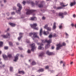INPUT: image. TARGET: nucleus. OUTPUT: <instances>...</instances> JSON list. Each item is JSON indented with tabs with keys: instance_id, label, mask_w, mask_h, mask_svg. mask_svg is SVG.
<instances>
[{
	"instance_id": "f257e3e1",
	"label": "nucleus",
	"mask_w": 76,
	"mask_h": 76,
	"mask_svg": "<svg viewBox=\"0 0 76 76\" xmlns=\"http://www.w3.org/2000/svg\"><path fill=\"white\" fill-rule=\"evenodd\" d=\"M42 43H45V42H47V43H48V44L45 46V48L46 49L50 47V44L51 42V39H50L48 41L47 40H45V41L42 40Z\"/></svg>"
},
{
	"instance_id": "f03ea898",
	"label": "nucleus",
	"mask_w": 76,
	"mask_h": 76,
	"mask_svg": "<svg viewBox=\"0 0 76 76\" xmlns=\"http://www.w3.org/2000/svg\"><path fill=\"white\" fill-rule=\"evenodd\" d=\"M38 34L37 32H34V33H31L29 34V35L30 37H32V36H33L32 37V39L33 40H34L35 38H37L39 39V37L38 36H37V35Z\"/></svg>"
},
{
	"instance_id": "7ed1b4c3",
	"label": "nucleus",
	"mask_w": 76,
	"mask_h": 76,
	"mask_svg": "<svg viewBox=\"0 0 76 76\" xmlns=\"http://www.w3.org/2000/svg\"><path fill=\"white\" fill-rule=\"evenodd\" d=\"M66 45V43L64 42H63L62 43H59L58 44L56 45L57 47L56 48L57 50H58L59 49L61 48V47L63 46H65Z\"/></svg>"
},
{
	"instance_id": "20e7f679",
	"label": "nucleus",
	"mask_w": 76,
	"mask_h": 76,
	"mask_svg": "<svg viewBox=\"0 0 76 76\" xmlns=\"http://www.w3.org/2000/svg\"><path fill=\"white\" fill-rule=\"evenodd\" d=\"M26 3H27V4H30V3H31L33 6H34L35 5V4L34 3V2L32 1L31 2L30 0H28L27 1H23L22 2L23 4L24 5H25V4Z\"/></svg>"
},
{
	"instance_id": "39448f33",
	"label": "nucleus",
	"mask_w": 76,
	"mask_h": 76,
	"mask_svg": "<svg viewBox=\"0 0 76 76\" xmlns=\"http://www.w3.org/2000/svg\"><path fill=\"white\" fill-rule=\"evenodd\" d=\"M17 6L18 7L19 9L18 10L16 11V12L17 13H20V10H21L22 9V5L19 3H18L17 4Z\"/></svg>"
},
{
	"instance_id": "423d86ee",
	"label": "nucleus",
	"mask_w": 76,
	"mask_h": 76,
	"mask_svg": "<svg viewBox=\"0 0 76 76\" xmlns=\"http://www.w3.org/2000/svg\"><path fill=\"white\" fill-rule=\"evenodd\" d=\"M3 57L4 59V60H7V58L9 57V58H12V55L11 54H8V56H6L5 54L3 55Z\"/></svg>"
},
{
	"instance_id": "0eeeda50",
	"label": "nucleus",
	"mask_w": 76,
	"mask_h": 76,
	"mask_svg": "<svg viewBox=\"0 0 76 76\" xmlns=\"http://www.w3.org/2000/svg\"><path fill=\"white\" fill-rule=\"evenodd\" d=\"M60 5L61 7H57V9H63V7H65V6H67L68 5V4H67L66 5H64V4L63 2H61L60 3Z\"/></svg>"
},
{
	"instance_id": "6e6552de",
	"label": "nucleus",
	"mask_w": 76,
	"mask_h": 76,
	"mask_svg": "<svg viewBox=\"0 0 76 76\" xmlns=\"http://www.w3.org/2000/svg\"><path fill=\"white\" fill-rule=\"evenodd\" d=\"M35 12V10L27 9L26 14L30 15V14H31V13H32L33 12Z\"/></svg>"
},
{
	"instance_id": "1a4fd4ad",
	"label": "nucleus",
	"mask_w": 76,
	"mask_h": 76,
	"mask_svg": "<svg viewBox=\"0 0 76 76\" xmlns=\"http://www.w3.org/2000/svg\"><path fill=\"white\" fill-rule=\"evenodd\" d=\"M31 27L34 29H36V30H38V27H36L37 26V24L35 23L33 24L30 25Z\"/></svg>"
},
{
	"instance_id": "9d476101",
	"label": "nucleus",
	"mask_w": 76,
	"mask_h": 76,
	"mask_svg": "<svg viewBox=\"0 0 76 76\" xmlns=\"http://www.w3.org/2000/svg\"><path fill=\"white\" fill-rule=\"evenodd\" d=\"M67 15V13L65 11L63 13H60L59 14V15L61 16V18H64V15Z\"/></svg>"
},
{
	"instance_id": "9b49d317",
	"label": "nucleus",
	"mask_w": 76,
	"mask_h": 76,
	"mask_svg": "<svg viewBox=\"0 0 76 76\" xmlns=\"http://www.w3.org/2000/svg\"><path fill=\"white\" fill-rule=\"evenodd\" d=\"M30 46L31 48V50L32 51H34V50L36 49V47H35V44H31Z\"/></svg>"
},
{
	"instance_id": "f8f14e48",
	"label": "nucleus",
	"mask_w": 76,
	"mask_h": 76,
	"mask_svg": "<svg viewBox=\"0 0 76 76\" xmlns=\"http://www.w3.org/2000/svg\"><path fill=\"white\" fill-rule=\"evenodd\" d=\"M1 36L4 38H9L10 37V34L9 33H7V35H2Z\"/></svg>"
},
{
	"instance_id": "ddd939ff",
	"label": "nucleus",
	"mask_w": 76,
	"mask_h": 76,
	"mask_svg": "<svg viewBox=\"0 0 76 76\" xmlns=\"http://www.w3.org/2000/svg\"><path fill=\"white\" fill-rule=\"evenodd\" d=\"M37 45H40V46H39L38 48V49L39 50H41L42 48H43L41 46V45H43V44L42 43H37Z\"/></svg>"
},
{
	"instance_id": "4468645a",
	"label": "nucleus",
	"mask_w": 76,
	"mask_h": 76,
	"mask_svg": "<svg viewBox=\"0 0 76 76\" xmlns=\"http://www.w3.org/2000/svg\"><path fill=\"white\" fill-rule=\"evenodd\" d=\"M19 56V54H17L16 56L15 57V58L14 60V61H18V57Z\"/></svg>"
},
{
	"instance_id": "2eb2a0df",
	"label": "nucleus",
	"mask_w": 76,
	"mask_h": 76,
	"mask_svg": "<svg viewBox=\"0 0 76 76\" xmlns=\"http://www.w3.org/2000/svg\"><path fill=\"white\" fill-rule=\"evenodd\" d=\"M20 37L18 38V39L19 41L20 40V39L22 38V35H23V33H19Z\"/></svg>"
},
{
	"instance_id": "dca6fc26",
	"label": "nucleus",
	"mask_w": 76,
	"mask_h": 76,
	"mask_svg": "<svg viewBox=\"0 0 76 76\" xmlns=\"http://www.w3.org/2000/svg\"><path fill=\"white\" fill-rule=\"evenodd\" d=\"M44 3V2L42 1L41 2V4L38 5V6L39 7H43V4Z\"/></svg>"
},
{
	"instance_id": "f3484780",
	"label": "nucleus",
	"mask_w": 76,
	"mask_h": 76,
	"mask_svg": "<svg viewBox=\"0 0 76 76\" xmlns=\"http://www.w3.org/2000/svg\"><path fill=\"white\" fill-rule=\"evenodd\" d=\"M76 4V2L75 1H74V2H71L70 6L71 7H72V6H73L74 5H75V4Z\"/></svg>"
},
{
	"instance_id": "a211bd4d",
	"label": "nucleus",
	"mask_w": 76,
	"mask_h": 76,
	"mask_svg": "<svg viewBox=\"0 0 76 76\" xmlns=\"http://www.w3.org/2000/svg\"><path fill=\"white\" fill-rule=\"evenodd\" d=\"M46 54H48V55L49 56H51V55H53V53L50 52L48 50L47 51Z\"/></svg>"
},
{
	"instance_id": "6ab92c4d",
	"label": "nucleus",
	"mask_w": 76,
	"mask_h": 76,
	"mask_svg": "<svg viewBox=\"0 0 76 76\" xmlns=\"http://www.w3.org/2000/svg\"><path fill=\"white\" fill-rule=\"evenodd\" d=\"M18 73L19 74H25V72L23 71H19L18 70Z\"/></svg>"
},
{
	"instance_id": "aec40b11",
	"label": "nucleus",
	"mask_w": 76,
	"mask_h": 76,
	"mask_svg": "<svg viewBox=\"0 0 76 76\" xmlns=\"http://www.w3.org/2000/svg\"><path fill=\"white\" fill-rule=\"evenodd\" d=\"M37 19V18L35 17H33L31 18L30 20H35Z\"/></svg>"
},
{
	"instance_id": "412c9836",
	"label": "nucleus",
	"mask_w": 76,
	"mask_h": 76,
	"mask_svg": "<svg viewBox=\"0 0 76 76\" xmlns=\"http://www.w3.org/2000/svg\"><path fill=\"white\" fill-rule=\"evenodd\" d=\"M56 22L54 23L53 24V29H55L56 28Z\"/></svg>"
},
{
	"instance_id": "4be33fe9",
	"label": "nucleus",
	"mask_w": 76,
	"mask_h": 76,
	"mask_svg": "<svg viewBox=\"0 0 76 76\" xmlns=\"http://www.w3.org/2000/svg\"><path fill=\"white\" fill-rule=\"evenodd\" d=\"M42 29L41 28L40 29V37H41V36L42 35Z\"/></svg>"
},
{
	"instance_id": "5701e85b",
	"label": "nucleus",
	"mask_w": 76,
	"mask_h": 76,
	"mask_svg": "<svg viewBox=\"0 0 76 76\" xmlns=\"http://www.w3.org/2000/svg\"><path fill=\"white\" fill-rule=\"evenodd\" d=\"M44 71V69H41L39 70L37 72H42Z\"/></svg>"
},
{
	"instance_id": "b1692460",
	"label": "nucleus",
	"mask_w": 76,
	"mask_h": 76,
	"mask_svg": "<svg viewBox=\"0 0 76 76\" xmlns=\"http://www.w3.org/2000/svg\"><path fill=\"white\" fill-rule=\"evenodd\" d=\"M9 24L12 26H15L16 25L15 24L11 23H9Z\"/></svg>"
},
{
	"instance_id": "393cba45",
	"label": "nucleus",
	"mask_w": 76,
	"mask_h": 76,
	"mask_svg": "<svg viewBox=\"0 0 76 76\" xmlns=\"http://www.w3.org/2000/svg\"><path fill=\"white\" fill-rule=\"evenodd\" d=\"M49 33L48 32V31L45 32V31H44V33H43L45 35H47Z\"/></svg>"
},
{
	"instance_id": "a878e982",
	"label": "nucleus",
	"mask_w": 76,
	"mask_h": 76,
	"mask_svg": "<svg viewBox=\"0 0 76 76\" xmlns=\"http://www.w3.org/2000/svg\"><path fill=\"white\" fill-rule=\"evenodd\" d=\"M31 64L32 65H35V64H36V63L35 62V61H33L32 63Z\"/></svg>"
},
{
	"instance_id": "bb28decb",
	"label": "nucleus",
	"mask_w": 76,
	"mask_h": 76,
	"mask_svg": "<svg viewBox=\"0 0 76 76\" xmlns=\"http://www.w3.org/2000/svg\"><path fill=\"white\" fill-rule=\"evenodd\" d=\"M43 55H44V52H42L39 55V56L42 57V56H43Z\"/></svg>"
},
{
	"instance_id": "cd10ccee",
	"label": "nucleus",
	"mask_w": 76,
	"mask_h": 76,
	"mask_svg": "<svg viewBox=\"0 0 76 76\" xmlns=\"http://www.w3.org/2000/svg\"><path fill=\"white\" fill-rule=\"evenodd\" d=\"M65 34L66 36V37H67H67H69V34H68V33H67L66 32H65Z\"/></svg>"
},
{
	"instance_id": "c85d7f7f",
	"label": "nucleus",
	"mask_w": 76,
	"mask_h": 76,
	"mask_svg": "<svg viewBox=\"0 0 76 76\" xmlns=\"http://www.w3.org/2000/svg\"><path fill=\"white\" fill-rule=\"evenodd\" d=\"M10 72H12L13 71V67H10Z\"/></svg>"
},
{
	"instance_id": "c756f323",
	"label": "nucleus",
	"mask_w": 76,
	"mask_h": 76,
	"mask_svg": "<svg viewBox=\"0 0 76 76\" xmlns=\"http://www.w3.org/2000/svg\"><path fill=\"white\" fill-rule=\"evenodd\" d=\"M3 44V42H0V47H1V46H2Z\"/></svg>"
},
{
	"instance_id": "7c9ffc66",
	"label": "nucleus",
	"mask_w": 76,
	"mask_h": 76,
	"mask_svg": "<svg viewBox=\"0 0 76 76\" xmlns=\"http://www.w3.org/2000/svg\"><path fill=\"white\" fill-rule=\"evenodd\" d=\"M48 27V25H46L44 27V28L45 29H47V27Z\"/></svg>"
},
{
	"instance_id": "2f4dec72",
	"label": "nucleus",
	"mask_w": 76,
	"mask_h": 76,
	"mask_svg": "<svg viewBox=\"0 0 76 76\" xmlns=\"http://www.w3.org/2000/svg\"><path fill=\"white\" fill-rule=\"evenodd\" d=\"M47 29L48 30V31H50L51 29L50 27H48Z\"/></svg>"
},
{
	"instance_id": "473e14b6",
	"label": "nucleus",
	"mask_w": 76,
	"mask_h": 76,
	"mask_svg": "<svg viewBox=\"0 0 76 76\" xmlns=\"http://www.w3.org/2000/svg\"><path fill=\"white\" fill-rule=\"evenodd\" d=\"M66 66V63L64 62L63 63V67H64Z\"/></svg>"
},
{
	"instance_id": "72a5a7b5",
	"label": "nucleus",
	"mask_w": 76,
	"mask_h": 76,
	"mask_svg": "<svg viewBox=\"0 0 76 76\" xmlns=\"http://www.w3.org/2000/svg\"><path fill=\"white\" fill-rule=\"evenodd\" d=\"M73 18H76V15H75V14H74L73 15Z\"/></svg>"
},
{
	"instance_id": "f704fd0d",
	"label": "nucleus",
	"mask_w": 76,
	"mask_h": 76,
	"mask_svg": "<svg viewBox=\"0 0 76 76\" xmlns=\"http://www.w3.org/2000/svg\"><path fill=\"white\" fill-rule=\"evenodd\" d=\"M26 42L27 43H29V40L28 39H26Z\"/></svg>"
},
{
	"instance_id": "c9c22d12",
	"label": "nucleus",
	"mask_w": 76,
	"mask_h": 76,
	"mask_svg": "<svg viewBox=\"0 0 76 76\" xmlns=\"http://www.w3.org/2000/svg\"><path fill=\"white\" fill-rule=\"evenodd\" d=\"M49 68V66H46L45 67V69H48Z\"/></svg>"
},
{
	"instance_id": "e433bc0d",
	"label": "nucleus",
	"mask_w": 76,
	"mask_h": 76,
	"mask_svg": "<svg viewBox=\"0 0 76 76\" xmlns=\"http://www.w3.org/2000/svg\"><path fill=\"white\" fill-rule=\"evenodd\" d=\"M62 24H61V25L59 26V29H61V28H62V26H61V25H62Z\"/></svg>"
},
{
	"instance_id": "4c0bfd02",
	"label": "nucleus",
	"mask_w": 76,
	"mask_h": 76,
	"mask_svg": "<svg viewBox=\"0 0 76 76\" xmlns=\"http://www.w3.org/2000/svg\"><path fill=\"white\" fill-rule=\"evenodd\" d=\"M38 3H39V2L36 1V4L37 5V6H38Z\"/></svg>"
},
{
	"instance_id": "58836bf2",
	"label": "nucleus",
	"mask_w": 76,
	"mask_h": 76,
	"mask_svg": "<svg viewBox=\"0 0 76 76\" xmlns=\"http://www.w3.org/2000/svg\"><path fill=\"white\" fill-rule=\"evenodd\" d=\"M9 45L11 46H12V42H9Z\"/></svg>"
},
{
	"instance_id": "ea45409f",
	"label": "nucleus",
	"mask_w": 76,
	"mask_h": 76,
	"mask_svg": "<svg viewBox=\"0 0 76 76\" xmlns=\"http://www.w3.org/2000/svg\"><path fill=\"white\" fill-rule=\"evenodd\" d=\"M31 52V50H28V53H30Z\"/></svg>"
},
{
	"instance_id": "a19ab883",
	"label": "nucleus",
	"mask_w": 76,
	"mask_h": 76,
	"mask_svg": "<svg viewBox=\"0 0 76 76\" xmlns=\"http://www.w3.org/2000/svg\"><path fill=\"white\" fill-rule=\"evenodd\" d=\"M8 49V47H7V46H6L4 47V49H5V50H7V49Z\"/></svg>"
},
{
	"instance_id": "79ce46f5",
	"label": "nucleus",
	"mask_w": 76,
	"mask_h": 76,
	"mask_svg": "<svg viewBox=\"0 0 76 76\" xmlns=\"http://www.w3.org/2000/svg\"><path fill=\"white\" fill-rule=\"evenodd\" d=\"M52 37H53V36H52V35H51V34L49 36V37L50 38H52Z\"/></svg>"
},
{
	"instance_id": "37998d69",
	"label": "nucleus",
	"mask_w": 76,
	"mask_h": 76,
	"mask_svg": "<svg viewBox=\"0 0 76 76\" xmlns=\"http://www.w3.org/2000/svg\"><path fill=\"white\" fill-rule=\"evenodd\" d=\"M16 7H13V10H16Z\"/></svg>"
},
{
	"instance_id": "c03bdc74",
	"label": "nucleus",
	"mask_w": 76,
	"mask_h": 76,
	"mask_svg": "<svg viewBox=\"0 0 76 76\" xmlns=\"http://www.w3.org/2000/svg\"><path fill=\"white\" fill-rule=\"evenodd\" d=\"M45 19V17H43L42 18V19H43V20H44V19Z\"/></svg>"
},
{
	"instance_id": "a18cd8bd",
	"label": "nucleus",
	"mask_w": 76,
	"mask_h": 76,
	"mask_svg": "<svg viewBox=\"0 0 76 76\" xmlns=\"http://www.w3.org/2000/svg\"><path fill=\"white\" fill-rule=\"evenodd\" d=\"M72 26H75V25H74V24L73 23H72L71 24V25Z\"/></svg>"
},
{
	"instance_id": "49530a36",
	"label": "nucleus",
	"mask_w": 76,
	"mask_h": 76,
	"mask_svg": "<svg viewBox=\"0 0 76 76\" xmlns=\"http://www.w3.org/2000/svg\"><path fill=\"white\" fill-rule=\"evenodd\" d=\"M53 36H54V37H57V34H55L53 35Z\"/></svg>"
},
{
	"instance_id": "de8ad7c7",
	"label": "nucleus",
	"mask_w": 76,
	"mask_h": 76,
	"mask_svg": "<svg viewBox=\"0 0 76 76\" xmlns=\"http://www.w3.org/2000/svg\"><path fill=\"white\" fill-rule=\"evenodd\" d=\"M73 62H71L70 64L71 65H72V64H73Z\"/></svg>"
},
{
	"instance_id": "09e8293b",
	"label": "nucleus",
	"mask_w": 76,
	"mask_h": 76,
	"mask_svg": "<svg viewBox=\"0 0 76 76\" xmlns=\"http://www.w3.org/2000/svg\"><path fill=\"white\" fill-rule=\"evenodd\" d=\"M51 48H52V49H54V46H52V47Z\"/></svg>"
},
{
	"instance_id": "8fccbe9b",
	"label": "nucleus",
	"mask_w": 76,
	"mask_h": 76,
	"mask_svg": "<svg viewBox=\"0 0 76 76\" xmlns=\"http://www.w3.org/2000/svg\"><path fill=\"white\" fill-rule=\"evenodd\" d=\"M9 31V28H8L7 30L5 32H7V31Z\"/></svg>"
},
{
	"instance_id": "3c124183",
	"label": "nucleus",
	"mask_w": 76,
	"mask_h": 76,
	"mask_svg": "<svg viewBox=\"0 0 76 76\" xmlns=\"http://www.w3.org/2000/svg\"><path fill=\"white\" fill-rule=\"evenodd\" d=\"M12 15H15V12H13L11 13Z\"/></svg>"
},
{
	"instance_id": "603ef678",
	"label": "nucleus",
	"mask_w": 76,
	"mask_h": 76,
	"mask_svg": "<svg viewBox=\"0 0 76 76\" xmlns=\"http://www.w3.org/2000/svg\"><path fill=\"white\" fill-rule=\"evenodd\" d=\"M18 48H19L20 50H22V48H21L20 47H19Z\"/></svg>"
},
{
	"instance_id": "864d4df0",
	"label": "nucleus",
	"mask_w": 76,
	"mask_h": 76,
	"mask_svg": "<svg viewBox=\"0 0 76 76\" xmlns=\"http://www.w3.org/2000/svg\"><path fill=\"white\" fill-rule=\"evenodd\" d=\"M7 16H9V12H7Z\"/></svg>"
},
{
	"instance_id": "5fc2aeb1",
	"label": "nucleus",
	"mask_w": 76,
	"mask_h": 76,
	"mask_svg": "<svg viewBox=\"0 0 76 76\" xmlns=\"http://www.w3.org/2000/svg\"><path fill=\"white\" fill-rule=\"evenodd\" d=\"M13 19V18H12V17H10L9 18V19Z\"/></svg>"
},
{
	"instance_id": "6e6d98bb",
	"label": "nucleus",
	"mask_w": 76,
	"mask_h": 76,
	"mask_svg": "<svg viewBox=\"0 0 76 76\" xmlns=\"http://www.w3.org/2000/svg\"><path fill=\"white\" fill-rule=\"evenodd\" d=\"M74 26H75V28H76V23L74 25Z\"/></svg>"
},
{
	"instance_id": "4d7b16f0",
	"label": "nucleus",
	"mask_w": 76,
	"mask_h": 76,
	"mask_svg": "<svg viewBox=\"0 0 76 76\" xmlns=\"http://www.w3.org/2000/svg\"><path fill=\"white\" fill-rule=\"evenodd\" d=\"M52 12H53V13H55V11L54 10H53L52 11Z\"/></svg>"
},
{
	"instance_id": "13d9d810",
	"label": "nucleus",
	"mask_w": 76,
	"mask_h": 76,
	"mask_svg": "<svg viewBox=\"0 0 76 76\" xmlns=\"http://www.w3.org/2000/svg\"><path fill=\"white\" fill-rule=\"evenodd\" d=\"M16 45H19V43H18V42H17V43H16Z\"/></svg>"
},
{
	"instance_id": "bf43d9fd",
	"label": "nucleus",
	"mask_w": 76,
	"mask_h": 76,
	"mask_svg": "<svg viewBox=\"0 0 76 76\" xmlns=\"http://www.w3.org/2000/svg\"><path fill=\"white\" fill-rule=\"evenodd\" d=\"M4 3L6 2V0H4Z\"/></svg>"
},
{
	"instance_id": "052dcab7",
	"label": "nucleus",
	"mask_w": 76,
	"mask_h": 76,
	"mask_svg": "<svg viewBox=\"0 0 76 76\" xmlns=\"http://www.w3.org/2000/svg\"><path fill=\"white\" fill-rule=\"evenodd\" d=\"M60 63H61H61H63V61H60Z\"/></svg>"
},
{
	"instance_id": "680f3d73",
	"label": "nucleus",
	"mask_w": 76,
	"mask_h": 76,
	"mask_svg": "<svg viewBox=\"0 0 76 76\" xmlns=\"http://www.w3.org/2000/svg\"><path fill=\"white\" fill-rule=\"evenodd\" d=\"M20 56L21 57H23V55H20Z\"/></svg>"
},
{
	"instance_id": "e2e57ef3",
	"label": "nucleus",
	"mask_w": 76,
	"mask_h": 76,
	"mask_svg": "<svg viewBox=\"0 0 76 76\" xmlns=\"http://www.w3.org/2000/svg\"><path fill=\"white\" fill-rule=\"evenodd\" d=\"M51 72H52V73L54 72V71L52 70L50 71Z\"/></svg>"
},
{
	"instance_id": "0e129e2a",
	"label": "nucleus",
	"mask_w": 76,
	"mask_h": 76,
	"mask_svg": "<svg viewBox=\"0 0 76 76\" xmlns=\"http://www.w3.org/2000/svg\"><path fill=\"white\" fill-rule=\"evenodd\" d=\"M5 66V65H3L2 66V67H4Z\"/></svg>"
},
{
	"instance_id": "69168bd1",
	"label": "nucleus",
	"mask_w": 76,
	"mask_h": 76,
	"mask_svg": "<svg viewBox=\"0 0 76 76\" xmlns=\"http://www.w3.org/2000/svg\"><path fill=\"white\" fill-rule=\"evenodd\" d=\"M66 42H68L69 41H68V40H66Z\"/></svg>"
},
{
	"instance_id": "338daca9",
	"label": "nucleus",
	"mask_w": 76,
	"mask_h": 76,
	"mask_svg": "<svg viewBox=\"0 0 76 76\" xmlns=\"http://www.w3.org/2000/svg\"><path fill=\"white\" fill-rule=\"evenodd\" d=\"M73 55H74V54H72L71 55V56H73Z\"/></svg>"
},
{
	"instance_id": "774afa93",
	"label": "nucleus",
	"mask_w": 76,
	"mask_h": 76,
	"mask_svg": "<svg viewBox=\"0 0 76 76\" xmlns=\"http://www.w3.org/2000/svg\"><path fill=\"white\" fill-rule=\"evenodd\" d=\"M1 6H3V5L1 4Z\"/></svg>"
}]
</instances>
